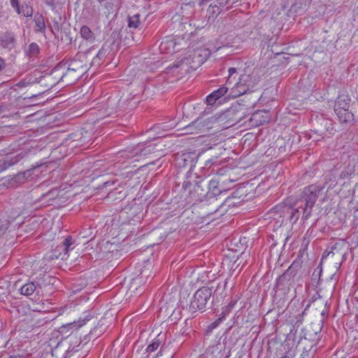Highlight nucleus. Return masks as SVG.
I'll list each match as a JSON object with an SVG mask.
<instances>
[{"label": "nucleus", "instance_id": "obj_33", "mask_svg": "<svg viewBox=\"0 0 358 358\" xmlns=\"http://www.w3.org/2000/svg\"><path fill=\"white\" fill-rule=\"evenodd\" d=\"M217 188V181L215 180H211L209 182V189L213 190L214 194H217L221 192V190Z\"/></svg>", "mask_w": 358, "mask_h": 358}, {"label": "nucleus", "instance_id": "obj_25", "mask_svg": "<svg viewBox=\"0 0 358 358\" xmlns=\"http://www.w3.org/2000/svg\"><path fill=\"white\" fill-rule=\"evenodd\" d=\"M207 13L209 15V17H216L218 15L222 13V8L219 7L216 2L210 3L207 9Z\"/></svg>", "mask_w": 358, "mask_h": 358}, {"label": "nucleus", "instance_id": "obj_23", "mask_svg": "<svg viewBox=\"0 0 358 358\" xmlns=\"http://www.w3.org/2000/svg\"><path fill=\"white\" fill-rule=\"evenodd\" d=\"M80 34L81 37L87 41L92 42L94 40V34L87 26L81 27Z\"/></svg>", "mask_w": 358, "mask_h": 358}, {"label": "nucleus", "instance_id": "obj_11", "mask_svg": "<svg viewBox=\"0 0 358 358\" xmlns=\"http://www.w3.org/2000/svg\"><path fill=\"white\" fill-rule=\"evenodd\" d=\"M94 317L93 314L90 311H85L83 315L79 318L78 321H74L71 323H68L66 325L62 326L61 332H63L66 329H78L80 327L84 326L88 321H90Z\"/></svg>", "mask_w": 358, "mask_h": 358}, {"label": "nucleus", "instance_id": "obj_16", "mask_svg": "<svg viewBox=\"0 0 358 358\" xmlns=\"http://www.w3.org/2000/svg\"><path fill=\"white\" fill-rule=\"evenodd\" d=\"M20 159H21L20 156L16 155L15 157H10V158H7L3 160H0V173L6 170L9 167L15 165Z\"/></svg>", "mask_w": 358, "mask_h": 358}, {"label": "nucleus", "instance_id": "obj_41", "mask_svg": "<svg viewBox=\"0 0 358 358\" xmlns=\"http://www.w3.org/2000/svg\"><path fill=\"white\" fill-rule=\"evenodd\" d=\"M221 321H222V318L217 319V320L213 323V327H217L218 325V324L221 322Z\"/></svg>", "mask_w": 358, "mask_h": 358}, {"label": "nucleus", "instance_id": "obj_10", "mask_svg": "<svg viewBox=\"0 0 358 358\" xmlns=\"http://www.w3.org/2000/svg\"><path fill=\"white\" fill-rule=\"evenodd\" d=\"M271 120V115L268 110H257L253 113L250 120L249 124L252 127H257L259 125L268 123Z\"/></svg>", "mask_w": 358, "mask_h": 358}, {"label": "nucleus", "instance_id": "obj_40", "mask_svg": "<svg viewBox=\"0 0 358 358\" xmlns=\"http://www.w3.org/2000/svg\"><path fill=\"white\" fill-rule=\"evenodd\" d=\"M6 66L5 61L0 57V71H1Z\"/></svg>", "mask_w": 358, "mask_h": 358}, {"label": "nucleus", "instance_id": "obj_36", "mask_svg": "<svg viewBox=\"0 0 358 358\" xmlns=\"http://www.w3.org/2000/svg\"><path fill=\"white\" fill-rule=\"evenodd\" d=\"M10 6L15 10V12H19V9L20 6L19 4L18 0H10Z\"/></svg>", "mask_w": 358, "mask_h": 358}, {"label": "nucleus", "instance_id": "obj_14", "mask_svg": "<svg viewBox=\"0 0 358 358\" xmlns=\"http://www.w3.org/2000/svg\"><path fill=\"white\" fill-rule=\"evenodd\" d=\"M350 99L348 96H338L334 104V111L336 114H340L342 110L349 108Z\"/></svg>", "mask_w": 358, "mask_h": 358}, {"label": "nucleus", "instance_id": "obj_27", "mask_svg": "<svg viewBox=\"0 0 358 358\" xmlns=\"http://www.w3.org/2000/svg\"><path fill=\"white\" fill-rule=\"evenodd\" d=\"M58 193V190L54 189L43 194L41 198L45 199L49 203V205H53V201L57 197Z\"/></svg>", "mask_w": 358, "mask_h": 358}, {"label": "nucleus", "instance_id": "obj_24", "mask_svg": "<svg viewBox=\"0 0 358 358\" xmlns=\"http://www.w3.org/2000/svg\"><path fill=\"white\" fill-rule=\"evenodd\" d=\"M92 334H93L92 331H91L90 332V334L88 335H85L82 340H80L76 336L71 337V342L73 345H79V348H80V350L83 348L81 346V345H84L87 344L90 341V340L91 338V336L92 335Z\"/></svg>", "mask_w": 358, "mask_h": 358}, {"label": "nucleus", "instance_id": "obj_47", "mask_svg": "<svg viewBox=\"0 0 358 358\" xmlns=\"http://www.w3.org/2000/svg\"><path fill=\"white\" fill-rule=\"evenodd\" d=\"M173 67H179V65H178V64H174V65H173V66H172V68H173Z\"/></svg>", "mask_w": 358, "mask_h": 358}, {"label": "nucleus", "instance_id": "obj_7", "mask_svg": "<svg viewBox=\"0 0 358 358\" xmlns=\"http://www.w3.org/2000/svg\"><path fill=\"white\" fill-rule=\"evenodd\" d=\"M84 69L82 64V62L78 60H72L69 62L68 69L65 73H62V77L59 80L69 78V80H66V85L72 83L76 80L80 75L83 73Z\"/></svg>", "mask_w": 358, "mask_h": 358}, {"label": "nucleus", "instance_id": "obj_45", "mask_svg": "<svg viewBox=\"0 0 358 358\" xmlns=\"http://www.w3.org/2000/svg\"><path fill=\"white\" fill-rule=\"evenodd\" d=\"M227 285V281L225 280L224 282V287H226Z\"/></svg>", "mask_w": 358, "mask_h": 358}, {"label": "nucleus", "instance_id": "obj_13", "mask_svg": "<svg viewBox=\"0 0 358 358\" xmlns=\"http://www.w3.org/2000/svg\"><path fill=\"white\" fill-rule=\"evenodd\" d=\"M41 54V48L39 45L35 43H31L25 50V55L28 57L29 62L36 60Z\"/></svg>", "mask_w": 358, "mask_h": 358}, {"label": "nucleus", "instance_id": "obj_26", "mask_svg": "<svg viewBox=\"0 0 358 358\" xmlns=\"http://www.w3.org/2000/svg\"><path fill=\"white\" fill-rule=\"evenodd\" d=\"M196 54H198L199 57L197 62L201 63V64L206 61L207 57H209L210 52V50L206 48H199L196 50Z\"/></svg>", "mask_w": 358, "mask_h": 358}, {"label": "nucleus", "instance_id": "obj_48", "mask_svg": "<svg viewBox=\"0 0 358 358\" xmlns=\"http://www.w3.org/2000/svg\"><path fill=\"white\" fill-rule=\"evenodd\" d=\"M213 162V159H210V160L207 161V163L208 162Z\"/></svg>", "mask_w": 358, "mask_h": 358}, {"label": "nucleus", "instance_id": "obj_43", "mask_svg": "<svg viewBox=\"0 0 358 358\" xmlns=\"http://www.w3.org/2000/svg\"><path fill=\"white\" fill-rule=\"evenodd\" d=\"M117 280H119L118 283L122 285L123 280H125V278H124V277L123 278H120V277H118Z\"/></svg>", "mask_w": 358, "mask_h": 358}, {"label": "nucleus", "instance_id": "obj_28", "mask_svg": "<svg viewBox=\"0 0 358 358\" xmlns=\"http://www.w3.org/2000/svg\"><path fill=\"white\" fill-rule=\"evenodd\" d=\"M140 24V15L136 14L128 17V27L131 29H136Z\"/></svg>", "mask_w": 358, "mask_h": 358}, {"label": "nucleus", "instance_id": "obj_22", "mask_svg": "<svg viewBox=\"0 0 358 358\" xmlns=\"http://www.w3.org/2000/svg\"><path fill=\"white\" fill-rule=\"evenodd\" d=\"M75 243L71 236H68L62 242V245H59V248L62 249L66 255L70 250H72L73 248L72 245Z\"/></svg>", "mask_w": 358, "mask_h": 358}, {"label": "nucleus", "instance_id": "obj_4", "mask_svg": "<svg viewBox=\"0 0 358 358\" xmlns=\"http://www.w3.org/2000/svg\"><path fill=\"white\" fill-rule=\"evenodd\" d=\"M294 213L289 206L284 204H278L273 207L268 212V218L275 220L274 226L280 227L286 220H293Z\"/></svg>", "mask_w": 358, "mask_h": 358}, {"label": "nucleus", "instance_id": "obj_19", "mask_svg": "<svg viewBox=\"0 0 358 358\" xmlns=\"http://www.w3.org/2000/svg\"><path fill=\"white\" fill-rule=\"evenodd\" d=\"M34 20L36 26V31L44 33L45 31V24L43 16L41 14L36 13L34 15Z\"/></svg>", "mask_w": 358, "mask_h": 358}, {"label": "nucleus", "instance_id": "obj_38", "mask_svg": "<svg viewBox=\"0 0 358 358\" xmlns=\"http://www.w3.org/2000/svg\"><path fill=\"white\" fill-rule=\"evenodd\" d=\"M299 358H312V355L309 351H303Z\"/></svg>", "mask_w": 358, "mask_h": 358}, {"label": "nucleus", "instance_id": "obj_20", "mask_svg": "<svg viewBox=\"0 0 358 358\" xmlns=\"http://www.w3.org/2000/svg\"><path fill=\"white\" fill-rule=\"evenodd\" d=\"M126 34H127V29H121L117 34L115 33L114 35V45L117 44V46H121L123 43V45H125Z\"/></svg>", "mask_w": 358, "mask_h": 358}, {"label": "nucleus", "instance_id": "obj_37", "mask_svg": "<svg viewBox=\"0 0 358 358\" xmlns=\"http://www.w3.org/2000/svg\"><path fill=\"white\" fill-rule=\"evenodd\" d=\"M217 4L222 9L229 4V0H217L215 1Z\"/></svg>", "mask_w": 358, "mask_h": 358}, {"label": "nucleus", "instance_id": "obj_9", "mask_svg": "<svg viewBox=\"0 0 358 358\" xmlns=\"http://www.w3.org/2000/svg\"><path fill=\"white\" fill-rule=\"evenodd\" d=\"M324 189L321 184H313L308 186L303 189V194L306 201V207L313 206L317 201L320 193Z\"/></svg>", "mask_w": 358, "mask_h": 358}, {"label": "nucleus", "instance_id": "obj_35", "mask_svg": "<svg viewBox=\"0 0 358 358\" xmlns=\"http://www.w3.org/2000/svg\"><path fill=\"white\" fill-rule=\"evenodd\" d=\"M159 346V343L158 342H153L146 348V351L148 352H152L156 350Z\"/></svg>", "mask_w": 358, "mask_h": 358}, {"label": "nucleus", "instance_id": "obj_6", "mask_svg": "<svg viewBox=\"0 0 358 358\" xmlns=\"http://www.w3.org/2000/svg\"><path fill=\"white\" fill-rule=\"evenodd\" d=\"M213 120L212 118H206L204 116L194 120L185 127L186 134H194L204 132L208 131L213 127Z\"/></svg>", "mask_w": 358, "mask_h": 358}, {"label": "nucleus", "instance_id": "obj_8", "mask_svg": "<svg viewBox=\"0 0 358 358\" xmlns=\"http://www.w3.org/2000/svg\"><path fill=\"white\" fill-rule=\"evenodd\" d=\"M183 39L180 38L167 37L163 40L159 45V50L162 53L173 54L177 52L181 48L180 41Z\"/></svg>", "mask_w": 358, "mask_h": 358}, {"label": "nucleus", "instance_id": "obj_1", "mask_svg": "<svg viewBox=\"0 0 358 358\" xmlns=\"http://www.w3.org/2000/svg\"><path fill=\"white\" fill-rule=\"evenodd\" d=\"M236 69L231 67L229 69V77L224 85L219 87L217 90L212 92L206 97L207 104L213 106L217 99L222 96L227 94L228 99H236L242 94H246L249 91H253L257 84V79L250 74H241L238 81L234 85L231 82L232 75L236 73Z\"/></svg>", "mask_w": 358, "mask_h": 358}, {"label": "nucleus", "instance_id": "obj_3", "mask_svg": "<svg viewBox=\"0 0 358 358\" xmlns=\"http://www.w3.org/2000/svg\"><path fill=\"white\" fill-rule=\"evenodd\" d=\"M212 292L210 288L203 287L196 292L190 301L189 309L192 313L204 310L210 299Z\"/></svg>", "mask_w": 358, "mask_h": 358}, {"label": "nucleus", "instance_id": "obj_34", "mask_svg": "<svg viewBox=\"0 0 358 358\" xmlns=\"http://www.w3.org/2000/svg\"><path fill=\"white\" fill-rule=\"evenodd\" d=\"M335 129L334 127H326L325 129V131H320V132L322 133V135H323L324 136H333L335 134Z\"/></svg>", "mask_w": 358, "mask_h": 358}, {"label": "nucleus", "instance_id": "obj_2", "mask_svg": "<svg viewBox=\"0 0 358 358\" xmlns=\"http://www.w3.org/2000/svg\"><path fill=\"white\" fill-rule=\"evenodd\" d=\"M345 243L343 241L334 244L329 251H325L323 253L320 262L321 265L334 264L337 269L341 264V260L344 255Z\"/></svg>", "mask_w": 358, "mask_h": 358}, {"label": "nucleus", "instance_id": "obj_30", "mask_svg": "<svg viewBox=\"0 0 358 358\" xmlns=\"http://www.w3.org/2000/svg\"><path fill=\"white\" fill-rule=\"evenodd\" d=\"M37 315L38 313H35L31 319V327L33 329L43 326L46 322L44 319L38 318Z\"/></svg>", "mask_w": 358, "mask_h": 358}, {"label": "nucleus", "instance_id": "obj_46", "mask_svg": "<svg viewBox=\"0 0 358 358\" xmlns=\"http://www.w3.org/2000/svg\"><path fill=\"white\" fill-rule=\"evenodd\" d=\"M280 358H289V357H288V356H287V355H283V356H282Z\"/></svg>", "mask_w": 358, "mask_h": 358}, {"label": "nucleus", "instance_id": "obj_15", "mask_svg": "<svg viewBox=\"0 0 358 358\" xmlns=\"http://www.w3.org/2000/svg\"><path fill=\"white\" fill-rule=\"evenodd\" d=\"M38 289H41V287H37V286L35 285L34 282H29L22 285L20 287V290L22 294L29 296L33 294L35 292H36L38 294Z\"/></svg>", "mask_w": 358, "mask_h": 358}, {"label": "nucleus", "instance_id": "obj_31", "mask_svg": "<svg viewBox=\"0 0 358 358\" xmlns=\"http://www.w3.org/2000/svg\"><path fill=\"white\" fill-rule=\"evenodd\" d=\"M99 248L101 252L103 254H107L110 252V249L112 248V243H110L109 241L106 242L102 241L99 243Z\"/></svg>", "mask_w": 358, "mask_h": 358}, {"label": "nucleus", "instance_id": "obj_49", "mask_svg": "<svg viewBox=\"0 0 358 358\" xmlns=\"http://www.w3.org/2000/svg\"><path fill=\"white\" fill-rule=\"evenodd\" d=\"M352 358H355V357H352Z\"/></svg>", "mask_w": 358, "mask_h": 358}, {"label": "nucleus", "instance_id": "obj_32", "mask_svg": "<svg viewBox=\"0 0 358 358\" xmlns=\"http://www.w3.org/2000/svg\"><path fill=\"white\" fill-rule=\"evenodd\" d=\"M127 287H124L123 285L120 287V288H117V292L116 294H114V298L117 297L115 299L116 303H121L122 301V295L125 293Z\"/></svg>", "mask_w": 358, "mask_h": 358}, {"label": "nucleus", "instance_id": "obj_42", "mask_svg": "<svg viewBox=\"0 0 358 358\" xmlns=\"http://www.w3.org/2000/svg\"><path fill=\"white\" fill-rule=\"evenodd\" d=\"M348 175H349L348 173H345V171H343V172H341V177L343 178H345L348 177Z\"/></svg>", "mask_w": 358, "mask_h": 358}, {"label": "nucleus", "instance_id": "obj_44", "mask_svg": "<svg viewBox=\"0 0 358 358\" xmlns=\"http://www.w3.org/2000/svg\"><path fill=\"white\" fill-rule=\"evenodd\" d=\"M46 3H47V4L52 6H53L55 4L53 1H47Z\"/></svg>", "mask_w": 358, "mask_h": 358}, {"label": "nucleus", "instance_id": "obj_39", "mask_svg": "<svg viewBox=\"0 0 358 358\" xmlns=\"http://www.w3.org/2000/svg\"><path fill=\"white\" fill-rule=\"evenodd\" d=\"M122 255V250L121 249H116V251L113 252V258L114 259H118V257H120V256Z\"/></svg>", "mask_w": 358, "mask_h": 358}, {"label": "nucleus", "instance_id": "obj_29", "mask_svg": "<svg viewBox=\"0 0 358 358\" xmlns=\"http://www.w3.org/2000/svg\"><path fill=\"white\" fill-rule=\"evenodd\" d=\"M17 14H21L24 17H31L33 15V8L28 4H23L20 6L19 12H16Z\"/></svg>", "mask_w": 358, "mask_h": 358}, {"label": "nucleus", "instance_id": "obj_21", "mask_svg": "<svg viewBox=\"0 0 358 358\" xmlns=\"http://www.w3.org/2000/svg\"><path fill=\"white\" fill-rule=\"evenodd\" d=\"M336 115L341 122H352L354 120V115L349 109L341 110L340 114H336Z\"/></svg>", "mask_w": 358, "mask_h": 358}, {"label": "nucleus", "instance_id": "obj_18", "mask_svg": "<svg viewBox=\"0 0 358 358\" xmlns=\"http://www.w3.org/2000/svg\"><path fill=\"white\" fill-rule=\"evenodd\" d=\"M64 69L62 66H57L52 71L50 74V76H52L54 79L56 80L55 83H58L59 82H64L66 83V80H69V78H64L63 80H59L62 77V73H65Z\"/></svg>", "mask_w": 358, "mask_h": 358}, {"label": "nucleus", "instance_id": "obj_17", "mask_svg": "<svg viewBox=\"0 0 358 358\" xmlns=\"http://www.w3.org/2000/svg\"><path fill=\"white\" fill-rule=\"evenodd\" d=\"M199 57L198 54H196V50H194L192 53L189 55V57H185L182 64L186 63L187 65H189L191 68L196 69L198 66H201V63H198Z\"/></svg>", "mask_w": 358, "mask_h": 358}, {"label": "nucleus", "instance_id": "obj_5", "mask_svg": "<svg viewBox=\"0 0 358 358\" xmlns=\"http://www.w3.org/2000/svg\"><path fill=\"white\" fill-rule=\"evenodd\" d=\"M49 345L52 348V355L56 358H69L74 352L80 350L79 345H73L71 343L68 348L62 341L50 340Z\"/></svg>", "mask_w": 358, "mask_h": 358}, {"label": "nucleus", "instance_id": "obj_12", "mask_svg": "<svg viewBox=\"0 0 358 358\" xmlns=\"http://www.w3.org/2000/svg\"><path fill=\"white\" fill-rule=\"evenodd\" d=\"M16 40L15 35L11 32H4L0 34V47L10 50L15 48Z\"/></svg>", "mask_w": 358, "mask_h": 358}]
</instances>
